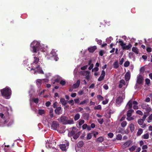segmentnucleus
Masks as SVG:
<instances>
[{"instance_id":"obj_1","label":"nucleus","mask_w":152,"mask_h":152,"mask_svg":"<svg viewBox=\"0 0 152 152\" xmlns=\"http://www.w3.org/2000/svg\"><path fill=\"white\" fill-rule=\"evenodd\" d=\"M34 60L31 64V70L34 71V74H36L37 73L41 74H44V72L42 68L40 67L39 65L38 64L39 61V58L36 57H34Z\"/></svg>"},{"instance_id":"obj_2","label":"nucleus","mask_w":152,"mask_h":152,"mask_svg":"<svg viewBox=\"0 0 152 152\" xmlns=\"http://www.w3.org/2000/svg\"><path fill=\"white\" fill-rule=\"evenodd\" d=\"M2 96L6 99H8L11 94V90L8 87H6L0 90Z\"/></svg>"},{"instance_id":"obj_3","label":"nucleus","mask_w":152,"mask_h":152,"mask_svg":"<svg viewBox=\"0 0 152 152\" xmlns=\"http://www.w3.org/2000/svg\"><path fill=\"white\" fill-rule=\"evenodd\" d=\"M32 49L33 52L36 53L40 48L41 45L40 43L37 41H34L32 42L30 45Z\"/></svg>"},{"instance_id":"obj_4","label":"nucleus","mask_w":152,"mask_h":152,"mask_svg":"<svg viewBox=\"0 0 152 152\" xmlns=\"http://www.w3.org/2000/svg\"><path fill=\"white\" fill-rule=\"evenodd\" d=\"M60 121L64 125L72 124L74 123L72 119L69 120L68 117L66 116H61L60 117Z\"/></svg>"},{"instance_id":"obj_5","label":"nucleus","mask_w":152,"mask_h":152,"mask_svg":"<svg viewBox=\"0 0 152 152\" xmlns=\"http://www.w3.org/2000/svg\"><path fill=\"white\" fill-rule=\"evenodd\" d=\"M119 42L120 43V45L121 46L123 50H129L132 47V45L130 43H129L128 45H126V43H124L123 41L119 40Z\"/></svg>"},{"instance_id":"obj_6","label":"nucleus","mask_w":152,"mask_h":152,"mask_svg":"<svg viewBox=\"0 0 152 152\" xmlns=\"http://www.w3.org/2000/svg\"><path fill=\"white\" fill-rule=\"evenodd\" d=\"M50 57L52 58V59H53L56 61H57L58 59V58L57 56L56 53L55 51L53 50L51 52L49 55Z\"/></svg>"},{"instance_id":"obj_7","label":"nucleus","mask_w":152,"mask_h":152,"mask_svg":"<svg viewBox=\"0 0 152 152\" xmlns=\"http://www.w3.org/2000/svg\"><path fill=\"white\" fill-rule=\"evenodd\" d=\"M141 107L143 109L145 110L147 113H149L151 110V108L148 104L143 103L141 105Z\"/></svg>"},{"instance_id":"obj_8","label":"nucleus","mask_w":152,"mask_h":152,"mask_svg":"<svg viewBox=\"0 0 152 152\" xmlns=\"http://www.w3.org/2000/svg\"><path fill=\"white\" fill-rule=\"evenodd\" d=\"M123 98L121 96H119L116 100V103L117 106H119L123 102Z\"/></svg>"},{"instance_id":"obj_9","label":"nucleus","mask_w":152,"mask_h":152,"mask_svg":"<svg viewBox=\"0 0 152 152\" xmlns=\"http://www.w3.org/2000/svg\"><path fill=\"white\" fill-rule=\"evenodd\" d=\"M59 126V124H58L57 122L53 121L51 125V127L52 129L54 130H56L57 127Z\"/></svg>"},{"instance_id":"obj_10","label":"nucleus","mask_w":152,"mask_h":152,"mask_svg":"<svg viewBox=\"0 0 152 152\" xmlns=\"http://www.w3.org/2000/svg\"><path fill=\"white\" fill-rule=\"evenodd\" d=\"M76 132L77 131L76 128L73 127H72V130L68 134V136L70 137L72 136L75 134L76 133Z\"/></svg>"},{"instance_id":"obj_11","label":"nucleus","mask_w":152,"mask_h":152,"mask_svg":"<svg viewBox=\"0 0 152 152\" xmlns=\"http://www.w3.org/2000/svg\"><path fill=\"white\" fill-rule=\"evenodd\" d=\"M144 79L141 75H139L137 77V82L139 84H142L143 83Z\"/></svg>"},{"instance_id":"obj_12","label":"nucleus","mask_w":152,"mask_h":152,"mask_svg":"<svg viewBox=\"0 0 152 152\" xmlns=\"http://www.w3.org/2000/svg\"><path fill=\"white\" fill-rule=\"evenodd\" d=\"M105 72L104 71L102 70L101 71V75L100 76V77L98 78V80L99 81H101L105 77Z\"/></svg>"},{"instance_id":"obj_13","label":"nucleus","mask_w":152,"mask_h":152,"mask_svg":"<svg viewBox=\"0 0 152 152\" xmlns=\"http://www.w3.org/2000/svg\"><path fill=\"white\" fill-rule=\"evenodd\" d=\"M54 111L55 113L57 115H59L62 113V110L61 107H56V109Z\"/></svg>"},{"instance_id":"obj_14","label":"nucleus","mask_w":152,"mask_h":152,"mask_svg":"<svg viewBox=\"0 0 152 152\" xmlns=\"http://www.w3.org/2000/svg\"><path fill=\"white\" fill-rule=\"evenodd\" d=\"M90 72L88 71H85L83 72V75H84L86 76L85 78L88 80H89L90 76L89 75Z\"/></svg>"},{"instance_id":"obj_15","label":"nucleus","mask_w":152,"mask_h":152,"mask_svg":"<svg viewBox=\"0 0 152 152\" xmlns=\"http://www.w3.org/2000/svg\"><path fill=\"white\" fill-rule=\"evenodd\" d=\"M69 143H67L66 145L65 144H60L59 145L60 149L63 151H65L66 150V146H68Z\"/></svg>"},{"instance_id":"obj_16","label":"nucleus","mask_w":152,"mask_h":152,"mask_svg":"<svg viewBox=\"0 0 152 152\" xmlns=\"http://www.w3.org/2000/svg\"><path fill=\"white\" fill-rule=\"evenodd\" d=\"M131 143V142L130 140L127 141L123 144L122 145V147L123 148H126L129 147Z\"/></svg>"},{"instance_id":"obj_17","label":"nucleus","mask_w":152,"mask_h":152,"mask_svg":"<svg viewBox=\"0 0 152 152\" xmlns=\"http://www.w3.org/2000/svg\"><path fill=\"white\" fill-rule=\"evenodd\" d=\"M97 49V47L96 46L90 47L88 48V51L90 53L94 52Z\"/></svg>"},{"instance_id":"obj_18","label":"nucleus","mask_w":152,"mask_h":152,"mask_svg":"<svg viewBox=\"0 0 152 152\" xmlns=\"http://www.w3.org/2000/svg\"><path fill=\"white\" fill-rule=\"evenodd\" d=\"M80 80H78L76 83L74 84L72 86V88L74 89L77 88L80 86Z\"/></svg>"},{"instance_id":"obj_19","label":"nucleus","mask_w":152,"mask_h":152,"mask_svg":"<svg viewBox=\"0 0 152 152\" xmlns=\"http://www.w3.org/2000/svg\"><path fill=\"white\" fill-rule=\"evenodd\" d=\"M130 78V72L129 71L127 72L125 75V78L126 81H128Z\"/></svg>"},{"instance_id":"obj_20","label":"nucleus","mask_w":152,"mask_h":152,"mask_svg":"<svg viewBox=\"0 0 152 152\" xmlns=\"http://www.w3.org/2000/svg\"><path fill=\"white\" fill-rule=\"evenodd\" d=\"M132 100H130L128 102L126 107H128V109H131L132 107Z\"/></svg>"},{"instance_id":"obj_21","label":"nucleus","mask_w":152,"mask_h":152,"mask_svg":"<svg viewBox=\"0 0 152 152\" xmlns=\"http://www.w3.org/2000/svg\"><path fill=\"white\" fill-rule=\"evenodd\" d=\"M134 112V110L133 109H130L128 111L127 113V116L128 117H131L132 113Z\"/></svg>"},{"instance_id":"obj_22","label":"nucleus","mask_w":152,"mask_h":152,"mask_svg":"<svg viewBox=\"0 0 152 152\" xmlns=\"http://www.w3.org/2000/svg\"><path fill=\"white\" fill-rule=\"evenodd\" d=\"M60 101L63 105L65 106L67 103V101H66L64 98L60 99Z\"/></svg>"},{"instance_id":"obj_23","label":"nucleus","mask_w":152,"mask_h":152,"mask_svg":"<svg viewBox=\"0 0 152 152\" xmlns=\"http://www.w3.org/2000/svg\"><path fill=\"white\" fill-rule=\"evenodd\" d=\"M84 142L82 141H79L77 144V147L78 148H81L83 146Z\"/></svg>"},{"instance_id":"obj_24","label":"nucleus","mask_w":152,"mask_h":152,"mask_svg":"<svg viewBox=\"0 0 152 152\" xmlns=\"http://www.w3.org/2000/svg\"><path fill=\"white\" fill-rule=\"evenodd\" d=\"M113 67L115 69H116L119 67L118 62L117 61L115 62L113 64Z\"/></svg>"},{"instance_id":"obj_25","label":"nucleus","mask_w":152,"mask_h":152,"mask_svg":"<svg viewBox=\"0 0 152 152\" xmlns=\"http://www.w3.org/2000/svg\"><path fill=\"white\" fill-rule=\"evenodd\" d=\"M132 50L137 54H138L139 53L137 47H133L132 49Z\"/></svg>"},{"instance_id":"obj_26","label":"nucleus","mask_w":152,"mask_h":152,"mask_svg":"<svg viewBox=\"0 0 152 152\" xmlns=\"http://www.w3.org/2000/svg\"><path fill=\"white\" fill-rule=\"evenodd\" d=\"M129 127L130 128V131L132 132L134 129V124H131L129 126Z\"/></svg>"},{"instance_id":"obj_27","label":"nucleus","mask_w":152,"mask_h":152,"mask_svg":"<svg viewBox=\"0 0 152 152\" xmlns=\"http://www.w3.org/2000/svg\"><path fill=\"white\" fill-rule=\"evenodd\" d=\"M149 115V113L145 112L144 113L143 116L142 118V119L145 121L146 118Z\"/></svg>"},{"instance_id":"obj_28","label":"nucleus","mask_w":152,"mask_h":152,"mask_svg":"<svg viewBox=\"0 0 152 152\" xmlns=\"http://www.w3.org/2000/svg\"><path fill=\"white\" fill-rule=\"evenodd\" d=\"M80 115L79 113L76 114L74 118L75 121H76L78 120L80 118Z\"/></svg>"},{"instance_id":"obj_29","label":"nucleus","mask_w":152,"mask_h":152,"mask_svg":"<svg viewBox=\"0 0 152 152\" xmlns=\"http://www.w3.org/2000/svg\"><path fill=\"white\" fill-rule=\"evenodd\" d=\"M143 130L141 129H139L137 133V136H140L142 133Z\"/></svg>"},{"instance_id":"obj_30","label":"nucleus","mask_w":152,"mask_h":152,"mask_svg":"<svg viewBox=\"0 0 152 152\" xmlns=\"http://www.w3.org/2000/svg\"><path fill=\"white\" fill-rule=\"evenodd\" d=\"M144 121L142 119H140L138 120L137 123L141 125L143 124Z\"/></svg>"},{"instance_id":"obj_31","label":"nucleus","mask_w":152,"mask_h":152,"mask_svg":"<svg viewBox=\"0 0 152 152\" xmlns=\"http://www.w3.org/2000/svg\"><path fill=\"white\" fill-rule=\"evenodd\" d=\"M93 135V134L92 133H90L88 134L87 137V139L90 140L91 139Z\"/></svg>"},{"instance_id":"obj_32","label":"nucleus","mask_w":152,"mask_h":152,"mask_svg":"<svg viewBox=\"0 0 152 152\" xmlns=\"http://www.w3.org/2000/svg\"><path fill=\"white\" fill-rule=\"evenodd\" d=\"M53 110L52 109H50L49 112V115L51 118H52L53 117Z\"/></svg>"},{"instance_id":"obj_33","label":"nucleus","mask_w":152,"mask_h":152,"mask_svg":"<svg viewBox=\"0 0 152 152\" xmlns=\"http://www.w3.org/2000/svg\"><path fill=\"white\" fill-rule=\"evenodd\" d=\"M79 133L78 132L73 136V138L74 139L76 140L79 137Z\"/></svg>"},{"instance_id":"obj_34","label":"nucleus","mask_w":152,"mask_h":152,"mask_svg":"<svg viewBox=\"0 0 152 152\" xmlns=\"http://www.w3.org/2000/svg\"><path fill=\"white\" fill-rule=\"evenodd\" d=\"M94 109L95 110H101L102 107L100 105H99L97 106H95L94 107Z\"/></svg>"},{"instance_id":"obj_35","label":"nucleus","mask_w":152,"mask_h":152,"mask_svg":"<svg viewBox=\"0 0 152 152\" xmlns=\"http://www.w3.org/2000/svg\"><path fill=\"white\" fill-rule=\"evenodd\" d=\"M97 98L99 101H101L104 99L103 97L99 95L97 96Z\"/></svg>"},{"instance_id":"obj_36","label":"nucleus","mask_w":152,"mask_h":152,"mask_svg":"<svg viewBox=\"0 0 152 152\" xmlns=\"http://www.w3.org/2000/svg\"><path fill=\"white\" fill-rule=\"evenodd\" d=\"M83 116L86 118L87 120H88L89 117V114L88 113H84L83 114Z\"/></svg>"},{"instance_id":"obj_37","label":"nucleus","mask_w":152,"mask_h":152,"mask_svg":"<svg viewBox=\"0 0 152 152\" xmlns=\"http://www.w3.org/2000/svg\"><path fill=\"white\" fill-rule=\"evenodd\" d=\"M104 140V139L102 137H99L97 139V141L99 142H102Z\"/></svg>"},{"instance_id":"obj_38","label":"nucleus","mask_w":152,"mask_h":152,"mask_svg":"<svg viewBox=\"0 0 152 152\" xmlns=\"http://www.w3.org/2000/svg\"><path fill=\"white\" fill-rule=\"evenodd\" d=\"M152 120V113L148 117L147 120V121L148 123H150Z\"/></svg>"},{"instance_id":"obj_39","label":"nucleus","mask_w":152,"mask_h":152,"mask_svg":"<svg viewBox=\"0 0 152 152\" xmlns=\"http://www.w3.org/2000/svg\"><path fill=\"white\" fill-rule=\"evenodd\" d=\"M129 62L128 61H127L124 63V66L125 67H127L129 66Z\"/></svg>"},{"instance_id":"obj_40","label":"nucleus","mask_w":152,"mask_h":152,"mask_svg":"<svg viewBox=\"0 0 152 152\" xmlns=\"http://www.w3.org/2000/svg\"><path fill=\"white\" fill-rule=\"evenodd\" d=\"M127 124V122L126 121H123L121 124V125L123 127H125Z\"/></svg>"},{"instance_id":"obj_41","label":"nucleus","mask_w":152,"mask_h":152,"mask_svg":"<svg viewBox=\"0 0 152 152\" xmlns=\"http://www.w3.org/2000/svg\"><path fill=\"white\" fill-rule=\"evenodd\" d=\"M142 137L144 139H148L149 138V134L148 133H146L143 135Z\"/></svg>"},{"instance_id":"obj_42","label":"nucleus","mask_w":152,"mask_h":152,"mask_svg":"<svg viewBox=\"0 0 152 152\" xmlns=\"http://www.w3.org/2000/svg\"><path fill=\"white\" fill-rule=\"evenodd\" d=\"M95 41L97 42L98 44L101 45L102 44V41L101 39H98L96 38L95 39Z\"/></svg>"},{"instance_id":"obj_43","label":"nucleus","mask_w":152,"mask_h":152,"mask_svg":"<svg viewBox=\"0 0 152 152\" xmlns=\"http://www.w3.org/2000/svg\"><path fill=\"white\" fill-rule=\"evenodd\" d=\"M116 138L118 140H121L122 138V136L121 134H118Z\"/></svg>"},{"instance_id":"obj_44","label":"nucleus","mask_w":152,"mask_h":152,"mask_svg":"<svg viewBox=\"0 0 152 152\" xmlns=\"http://www.w3.org/2000/svg\"><path fill=\"white\" fill-rule=\"evenodd\" d=\"M97 121L99 123L101 124H102L104 122V120L103 118L98 119H97Z\"/></svg>"},{"instance_id":"obj_45","label":"nucleus","mask_w":152,"mask_h":152,"mask_svg":"<svg viewBox=\"0 0 152 152\" xmlns=\"http://www.w3.org/2000/svg\"><path fill=\"white\" fill-rule=\"evenodd\" d=\"M38 113L40 115H42L44 114L45 111L43 110H38Z\"/></svg>"},{"instance_id":"obj_46","label":"nucleus","mask_w":152,"mask_h":152,"mask_svg":"<svg viewBox=\"0 0 152 152\" xmlns=\"http://www.w3.org/2000/svg\"><path fill=\"white\" fill-rule=\"evenodd\" d=\"M136 148V147L135 145H133L132 146V147H131L129 149V150L131 151H133L135 150Z\"/></svg>"},{"instance_id":"obj_47","label":"nucleus","mask_w":152,"mask_h":152,"mask_svg":"<svg viewBox=\"0 0 152 152\" xmlns=\"http://www.w3.org/2000/svg\"><path fill=\"white\" fill-rule=\"evenodd\" d=\"M145 84L146 85H148L150 82V80L148 78H146L145 80Z\"/></svg>"},{"instance_id":"obj_48","label":"nucleus","mask_w":152,"mask_h":152,"mask_svg":"<svg viewBox=\"0 0 152 152\" xmlns=\"http://www.w3.org/2000/svg\"><path fill=\"white\" fill-rule=\"evenodd\" d=\"M68 103L70 104L71 106H73L74 104V102L73 100L72 99L70 101H68Z\"/></svg>"},{"instance_id":"obj_49","label":"nucleus","mask_w":152,"mask_h":152,"mask_svg":"<svg viewBox=\"0 0 152 152\" xmlns=\"http://www.w3.org/2000/svg\"><path fill=\"white\" fill-rule=\"evenodd\" d=\"M136 113L141 115H142L143 114L142 112L140 110H137L136 112Z\"/></svg>"},{"instance_id":"obj_50","label":"nucleus","mask_w":152,"mask_h":152,"mask_svg":"<svg viewBox=\"0 0 152 152\" xmlns=\"http://www.w3.org/2000/svg\"><path fill=\"white\" fill-rule=\"evenodd\" d=\"M84 123V121L83 120H80L78 123L79 125L80 126L83 124Z\"/></svg>"},{"instance_id":"obj_51","label":"nucleus","mask_w":152,"mask_h":152,"mask_svg":"<svg viewBox=\"0 0 152 152\" xmlns=\"http://www.w3.org/2000/svg\"><path fill=\"white\" fill-rule=\"evenodd\" d=\"M66 82L65 80H61L60 82V83L62 86H64L66 84Z\"/></svg>"},{"instance_id":"obj_52","label":"nucleus","mask_w":152,"mask_h":152,"mask_svg":"<svg viewBox=\"0 0 152 152\" xmlns=\"http://www.w3.org/2000/svg\"><path fill=\"white\" fill-rule=\"evenodd\" d=\"M108 102V100L106 99L105 100L103 101L102 102V104H103L105 105L107 104Z\"/></svg>"},{"instance_id":"obj_53","label":"nucleus","mask_w":152,"mask_h":152,"mask_svg":"<svg viewBox=\"0 0 152 152\" xmlns=\"http://www.w3.org/2000/svg\"><path fill=\"white\" fill-rule=\"evenodd\" d=\"M107 135L110 138H112L113 137L114 134L113 133H110L107 134Z\"/></svg>"},{"instance_id":"obj_54","label":"nucleus","mask_w":152,"mask_h":152,"mask_svg":"<svg viewBox=\"0 0 152 152\" xmlns=\"http://www.w3.org/2000/svg\"><path fill=\"white\" fill-rule=\"evenodd\" d=\"M88 66V65H86V66H84L81 68V69L82 70H85L87 68Z\"/></svg>"},{"instance_id":"obj_55","label":"nucleus","mask_w":152,"mask_h":152,"mask_svg":"<svg viewBox=\"0 0 152 152\" xmlns=\"http://www.w3.org/2000/svg\"><path fill=\"white\" fill-rule=\"evenodd\" d=\"M75 102V103L79 104L80 102V100L79 98L75 99H74Z\"/></svg>"},{"instance_id":"obj_56","label":"nucleus","mask_w":152,"mask_h":152,"mask_svg":"<svg viewBox=\"0 0 152 152\" xmlns=\"http://www.w3.org/2000/svg\"><path fill=\"white\" fill-rule=\"evenodd\" d=\"M99 70V68L97 67H95L92 69V72H97Z\"/></svg>"},{"instance_id":"obj_57","label":"nucleus","mask_w":152,"mask_h":152,"mask_svg":"<svg viewBox=\"0 0 152 152\" xmlns=\"http://www.w3.org/2000/svg\"><path fill=\"white\" fill-rule=\"evenodd\" d=\"M104 149L102 147H98L97 148V151H103Z\"/></svg>"},{"instance_id":"obj_58","label":"nucleus","mask_w":152,"mask_h":152,"mask_svg":"<svg viewBox=\"0 0 152 152\" xmlns=\"http://www.w3.org/2000/svg\"><path fill=\"white\" fill-rule=\"evenodd\" d=\"M120 83L121 84H123L124 85H125V82L124 80H121L120 81Z\"/></svg>"},{"instance_id":"obj_59","label":"nucleus","mask_w":152,"mask_h":152,"mask_svg":"<svg viewBox=\"0 0 152 152\" xmlns=\"http://www.w3.org/2000/svg\"><path fill=\"white\" fill-rule=\"evenodd\" d=\"M88 126L86 124H84L82 126V128L83 129H86Z\"/></svg>"},{"instance_id":"obj_60","label":"nucleus","mask_w":152,"mask_h":152,"mask_svg":"<svg viewBox=\"0 0 152 152\" xmlns=\"http://www.w3.org/2000/svg\"><path fill=\"white\" fill-rule=\"evenodd\" d=\"M124 58H122L121 59V60L119 61V64L120 65H121L123 63V62H124Z\"/></svg>"},{"instance_id":"obj_61","label":"nucleus","mask_w":152,"mask_h":152,"mask_svg":"<svg viewBox=\"0 0 152 152\" xmlns=\"http://www.w3.org/2000/svg\"><path fill=\"white\" fill-rule=\"evenodd\" d=\"M51 104V103L49 101H48L45 103V105L47 107H49Z\"/></svg>"},{"instance_id":"obj_62","label":"nucleus","mask_w":152,"mask_h":152,"mask_svg":"<svg viewBox=\"0 0 152 152\" xmlns=\"http://www.w3.org/2000/svg\"><path fill=\"white\" fill-rule=\"evenodd\" d=\"M57 102H54L53 104V108H55L57 107H57Z\"/></svg>"},{"instance_id":"obj_63","label":"nucleus","mask_w":152,"mask_h":152,"mask_svg":"<svg viewBox=\"0 0 152 152\" xmlns=\"http://www.w3.org/2000/svg\"><path fill=\"white\" fill-rule=\"evenodd\" d=\"M103 88L105 90H107L108 88V86L107 84H105L103 86Z\"/></svg>"},{"instance_id":"obj_64","label":"nucleus","mask_w":152,"mask_h":152,"mask_svg":"<svg viewBox=\"0 0 152 152\" xmlns=\"http://www.w3.org/2000/svg\"><path fill=\"white\" fill-rule=\"evenodd\" d=\"M104 51L103 50H101L99 52V55L101 56H102L103 55Z\"/></svg>"}]
</instances>
